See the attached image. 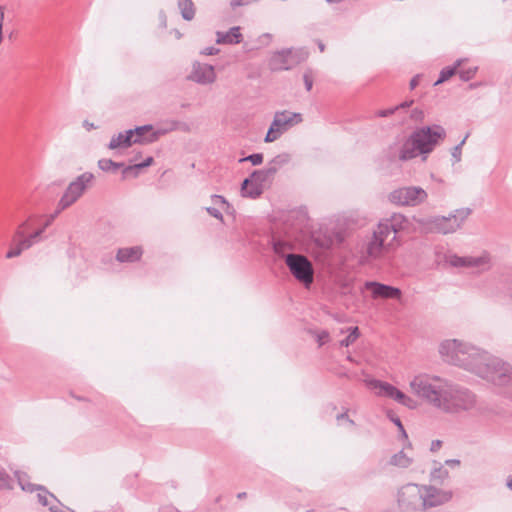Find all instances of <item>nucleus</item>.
I'll return each mask as SVG.
<instances>
[{"label":"nucleus","mask_w":512,"mask_h":512,"mask_svg":"<svg viewBox=\"0 0 512 512\" xmlns=\"http://www.w3.org/2000/svg\"><path fill=\"white\" fill-rule=\"evenodd\" d=\"M264 192L263 187L259 184H256L252 179L245 178L241 184V195L243 197L256 199L262 195Z\"/></svg>","instance_id":"nucleus-20"},{"label":"nucleus","mask_w":512,"mask_h":512,"mask_svg":"<svg viewBox=\"0 0 512 512\" xmlns=\"http://www.w3.org/2000/svg\"><path fill=\"white\" fill-rule=\"evenodd\" d=\"M249 161L252 165L257 166L262 164L263 162V154L262 153H253L246 157L240 158L239 163Z\"/></svg>","instance_id":"nucleus-39"},{"label":"nucleus","mask_w":512,"mask_h":512,"mask_svg":"<svg viewBox=\"0 0 512 512\" xmlns=\"http://www.w3.org/2000/svg\"><path fill=\"white\" fill-rule=\"evenodd\" d=\"M178 8L184 20L191 21L194 18L195 6L192 0H178Z\"/></svg>","instance_id":"nucleus-27"},{"label":"nucleus","mask_w":512,"mask_h":512,"mask_svg":"<svg viewBox=\"0 0 512 512\" xmlns=\"http://www.w3.org/2000/svg\"><path fill=\"white\" fill-rule=\"evenodd\" d=\"M303 81L307 91H310L313 87V73L311 69H307L303 74Z\"/></svg>","instance_id":"nucleus-45"},{"label":"nucleus","mask_w":512,"mask_h":512,"mask_svg":"<svg viewBox=\"0 0 512 512\" xmlns=\"http://www.w3.org/2000/svg\"><path fill=\"white\" fill-rule=\"evenodd\" d=\"M387 222L393 231V239H395L396 233L407 227L408 219L402 214L394 213Z\"/></svg>","instance_id":"nucleus-25"},{"label":"nucleus","mask_w":512,"mask_h":512,"mask_svg":"<svg viewBox=\"0 0 512 512\" xmlns=\"http://www.w3.org/2000/svg\"><path fill=\"white\" fill-rule=\"evenodd\" d=\"M472 213L470 208H460L455 210L454 214L445 216H434L429 218H419L415 221L425 232L448 234L457 231L463 225L464 221Z\"/></svg>","instance_id":"nucleus-4"},{"label":"nucleus","mask_w":512,"mask_h":512,"mask_svg":"<svg viewBox=\"0 0 512 512\" xmlns=\"http://www.w3.org/2000/svg\"><path fill=\"white\" fill-rule=\"evenodd\" d=\"M410 119L415 122H423L425 119V114L422 109L414 108L411 110Z\"/></svg>","instance_id":"nucleus-46"},{"label":"nucleus","mask_w":512,"mask_h":512,"mask_svg":"<svg viewBox=\"0 0 512 512\" xmlns=\"http://www.w3.org/2000/svg\"><path fill=\"white\" fill-rule=\"evenodd\" d=\"M84 126L88 129V130H91L94 127V124L93 123H89L88 121H84Z\"/></svg>","instance_id":"nucleus-64"},{"label":"nucleus","mask_w":512,"mask_h":512,"mask_svg":"<svg viewBox=\"0 0 512 512\" xmlns=\"http://www.w3.org/2000/svg\"><path fill=\"white\" fill-rule=\"evenodd\" d=\"M206 211L209 213V215H211L212 217H214L216 219H219V220L223 219L222 213L215 207H207Z\"/></svg>","instance_id":"nucleus-52"},{"label":"nucleus","mask_w":512,"mask_h":512,"mask_svg":"<svg viewBox=\"0 0 512 512\" xmlns=\"http://www.w3.org/2000/svg\"><path fill=\"white\" fill-rule=\"evenodd\" d=\"M371 385L374 389H379V395L386 396L389 398L393 397L394 391L396 387L390 383L383 382L381 380H373L371 381Z\"/></svg>","instance_id":"nucleus-28"},{"label":"nucleus","mask_w":512,"mask_h":512,"mask_svg":"<svg viewBox=\"0 0 512 512\" xmlns=\"http://www.w3.org/2000/svg\"><path fill=\"white\" fill-rule=\"evenodd\" d=\"M425 493H423L424 511L429 508L443 505L451 500L452 492L441 490L434 486H425Z\"/></svg>","instance_id":"nucleus-10"},{"label":"nucleus","mask_w":512,"mask_h":512,"mask_svg":"<svg viewBox=\"0 0 512 512\" xmlns=\"http://www.w3.org/2000/svg\"><path fill=\"white\" fill-rule=\"evenodd\" d=\"M162 512H180V511L173 506H167L162 510Z\"/></svg>","instance_id":"nucleus-62"},{"label":"nucleus","mask_w":512,"mask_h":512,"mask_svg":"<svg viewBox=\"0 0 512 512\" xmlns=\"http://www.w3.org/2000/svg\"><path fill=\"white\" fill-rule=\"evenodd\" d=\"M301 62V58L293 49H283L275 52L270 59V68L274 71L290 70Z\"/></svg>","instance_id":"nucleus-9"},{"label":"nucleus","mask_w":512,"mask_h":512,"mask_svg":"<svg viewBox=\"0 0 512 512\" xmlns=\"http://www.w3.org/2000/svg\"><path fill=\"white\" fill-rule=\"evenodd\" d=\"M449 472L444 469L442 466L435 467L430 474L432 481H439L442 483L446 478H448Z\"/></svg>","instance_id":"nucleus-37"},{"label":"nucleus","mask_w":512,"mask_h":512,"mask_svg":"<svg viewBox=\"0 0 512 512\" xmlns=\"http://www.w3.org/2000/svg\"><path fill=\"white\" fill-rule=\"evenodd\" d=\"M243 41V35L240 32L239 26H234L227 32H216V43L217 44H239Z\"/></svg>","instance_id":"nucleus-17"},{"label":"nucleus","mask_w":512,"mask_h":512,"mask_svg":"<svg viewBox=\"0 0 512 512\" xmlns=\"http://www.w3.org/2000/svg\"><path fill=\"white\" fill-rule=\"evenodd\" d=\"M300 113H291L288 111L276 112L273 119V126H277L284 133L289 128L302 122Z\"/></svg>","instance_id":"nucleus-14"},{"label":"nucleus","mask_w":512,"mask_h":512,"mask_svg":"<svg viewBox=\"0 0 512 512\" xmlns=\"http://www.w3.org/2000/svg\"><path fill=\"white\" fill-rule=\"evenodd\" d=\"M445 137V129L438 124L417 128L408 137H404L402 143L395 142L390 145L387 157L391 162H405L418 155H424L425 159Z\"/></svg>","instance_id":"nucleus-3"},{"label":"nucleus","mask_w":512,"mask_h":512,"mask_svg":"<svg viewBox=\"0 0 512 512\" xmlns=\"http://www.w3.org/2000/svg\"><path fill=\"white\" fill-rule=\"evenodd\" d=\"M29 248H30V243L28 240H20L19 238L16 237V234H14L13 244H12L11 248L8 250V252L6 253V258L11 259L14 257H18L19 255H21V253L24 250L29 249Z\"/></svg>","instance_id":"nucleus-23"},{"label":"nucleus","mask_w":512,"mask_h":512,"mask_svg":"<svg viewBox=\"0 0 512 512\" xmlns=\"http://www.w3.org/2000/svg\"><path fill=\"white\" fill-rule=\"evenodd\" d=\"M396 111H397V108H395V106H394V107H391V108H388V109L378 110L375 115L377 117L384 118V117H388V116L393 115Z\"/></svg>","instance_id":"nucleus-50"},{"label":"nucleus","mask_w":512,"mask_h":512,"mask_svg":"<svg viewBox=\"0 0 512 512\" xmlns=\"http://www.w3.org/2000/svg\"><path fill=\"white\" fill-rule=\"evenodd\" d=\"M98 167L105 172H116L118 169L124 167V163L103 158L98 161Z\"/></svg>","instance_id":"nucleus-31"},{"label":"nucleus","mask_w":512,"mask_h":512,"mask_svg":"<svg viewBox=\"0 0 512 512\" xmlns=\"http://www.w3.org/2000/svg\"><path fill=\"white\" fill-rule=\"evenodd\" d=\"M411 463L412 459L409 458L402 450L394 454L389 461L390 465L400 468H407L411 465Z\"/></svg>","instance_id":"nucleus-29"},{"label":"nucleus","mask_w":512,"mask_h":512,"mask_svg":"<svg viewBox=\"0 0 512 512\" xmlns=\"http://www.w3.org/2000/svg\"><path fill=\"white\" fill-rule=\"evenodd\" d=\"M374 233L386 241L388 236L391 233H393V231H392L391 227H389V223L386 221V223H380L378 225L377 231H375Z\"/></svg>","instance_id":"nucleus-40"},{"label":"nucleus","mask_w":512,"mask_h":512,"mask_svg":"<svg viewBox=\"0 0 512 512\" xmlns=\"http://www.w3.org/2000/svg\"><path fill=\"white\" fill-rule=\"evenodd\" d=\"M272 248L275 254H277L280 257H283L285 259V256L288 254L287 251H291L294 249V244L289 241L285 240L281 237H272Z\"/></svg>","instance_id":"nucleus-22"},{"label":"nucleus","mask_w":512,"mask_h":512,"mask_svg":"<svg viewBox=\"0 0 512 512\" xmlns=\"http://www.w3.org/2000/svg\"><path fill=\"white\" fill-rule=\"evenodd\" d=\"M142 253L140 246L120 248L117 251L116 259L121 263H133L140 260Z\"/></svg>","instance_id":"nucleus-18"},{"label":"nucleus","mask_w":512,"mask_h":512,"mask_svg":"<svg viewBox=\"0 0 512 512\" xmlns=\"http://www.w3.org/2000/svg\"><path fill=\"white\" fill-rule=\"evenodd\" d=\"M139 127H140L139 131L144 132L145 134L153 129V126L151 124H147V125H143V126H139Z\"/></svg>","instance_id":"nucleus-60"},{"label":"nucleus","mask_w":512,"mask_h":512,"mask_svg":"<svg viewBox=\"0 0 512 512\" xmlns=\"http://www.w3.org/2000/svg\"><path fill=\"white\" fill-rule=\"evenodd\" d=\"M154 162V158L152 156L147 157L144 161L140 162V166H142V169L147 168L151 166Z\"/></svg>","instance_id":"nucleus-57"},{"label":"nucleus","mask_w":512,"mask_h":512,"mask_svg":"<svg viewBox=\"0 0 512 512\" xmlns=\"http://www.w3.org/2000/svg\"><path fill=\"white\" fill-rule=\"evenodd\" d=\"M349 334L340 341L341 347H348L353 344L360 336V331L357 326L348 328Z\"/></svg>","instance_id":"nucleus-34"},{"label":"nucleus","mask_w":512,"mask_h":512,"mask_svg":"<svg viewBox=\"0 0 512 512\" xmlns=\"http://www.w3.org/2000/svg\"><path fill=\"white\" fill-rule=\"evenodd\" d=\"M35 491L38 492L37 493L38 502L42 506L49 507L51 505L49 498H51L52 500H56V496L54 494H52L51 492H49L47 490V488L42 485H37L35 488Z\"/></svg>","instance_id":"nucleus-30"},{"label":"nucleus","mask_w":512,"mask_h":512,"mask_svg":"<svg viewBox=\"0 0 512 512\" xmlns=\"http://www.w3.org/2000/svg\"><path fill=\"white\" fill-rule=\"evenodd\" d=\"M275 174V168H269L267 166L264 169L254 170L248 178L252 179L256 184H259L264 189L265 185L272 182Z\"/></svg>","instance_id":"nucleus-19"},{"label":"nucleus","mask_w":512,"mask_h":512,"mask_svg":"<svg viewBox=\"0 0 512 512\" xmlns=\"http://www.w3.org/2000/svg\"><path fill=\"white\" fill-rule=\"evenodd\" d=\"M11 481V477L5 469L0 468V489L11 488Z\"/></svg>","instance_id":"nucleus-41"},{"label":"nucleus","mask_w":512,"mask_h":512,"mask_svg":"<svg viewBox=\"0 0 512 512\" xmlns=\"http://www.w3.org/2000/svg\"><path fill=\"white\" fill-rule=\"evenodd\" d=\"M336 418H337L338 421L339 420H346L351 425L355 424L354 420L349 418L347 411H344L343 413L338 414Z\"/></svg>","instance_id":"nucleus-54"},{"label":"nucleus","mask_w":512,"mask_h":512,"mask_svg":"<svg viewBox=\"0 0 512 512\" xmlns=\"http://www.w3.org/2000/svg\"><path fill=\"white\" fill-rule=\"evenodd\" d=\"M410 387L415 395L445 413L466 412L476 405L473 392L438 376L417 375Z\"/></svg>","instance_id":"nucleus-2"},{"label":"nucleus","mask_w":512,"mask_h":512,"mask_svg":"<svg viewBox=\"0 0 512 512\" xmlns=\"http://www.w3.org/2000/svg\"><path fill=\"white\" fill-rule=\"evenodd\" d=\"M442 446V441L441 440H433L432 443H431V446H430V451L431 452H436L438 451Z\"/></svg>","instance_id":"nucleus-55"},{"label":"nucleus","mask_w":512,"mask_h":512,"mask_svg":"<svg viewBox=\"0 0 512 512\" xmlns=\"http://www.w3.org/2000/svg\"><path fill=\"white\" fill-rule=\"evenodd\" d=\"M414 103V100H406L402 103H400L399 105H396L395 108H397V110L399 109H407L409 107H411Z\"/></svg>","instance_id":"nucleus-56"},{"label":"nucleus","mask_w":512,"mask_h":512,"mask_svg":"<svg viewBox=\"0 0 512 512\" xmlns=\"http://www.w3.org/2000/svg\"><path fill=\"white\" fill-rule=\"evenodd\" d=\"M179 125V121L172 120L169 122V127L164 129H158L157 131L152 132L149 136H146L144 132H140L139 126L135 127L134 129H131V131L133 132V138L139 140L137 144H146L155 142L156 140H158L160 135H164L170 131L178 129Z\"/></svg>","instance_id":"nucleus-13"},{"label":"nucleus","mask_w":512,"mask_h":512,"mask_svg":"<svg viewBox=\"0 0 512 512\" xmlns=\"http://www.w3.org/2000/svg\"><path fill=\"white\" fill-rule=\"evenodd\" d=\"M282 134H283L282 130L280 128H278L277 126H273V122H272L267 133H266L264 141L266 143L273 142V141L277 140Z\"/></svg>","instance_id":"nucleus-38"},{"label":"nucleus","mask_w":512,"mask_h":512,"mask_svg":"<svg viewBox=\"0 0 512 512\" xmlns=\"http://www.w3.org/2000/svg\"><path fill=\"white\" fill-rule=\"evenodd\" d=\"M285 264L293 277L309 288L314 281V268L312 262L303 254L288 253Z\"/></svg>","instance_id":"nucleus-5"},{"label":"nucleus","mask_w":512,"mask_h":512,"mask_svg":"<svg viewBox=\"0 0 512 512\" xmlns=\"http://www.w3.org/2000/svg\"><path fill=\"white\" fill-rule=\"evenodd\" d=\"M364 286L371 291L374 299H400L402 296V291L399 288L377 281H366Z\"/></svg>","instance_id":"nucleus-11"},{"label":"nucleus","mask_w":512,"mask_h":512,"mask_svg":"<svg viewBox=\"0 0 512 512\" xmlns=\"http://www.w3.org/2000/svg\"><path fill=\"white\" fill-rule=\"evenodd\" d=\"M53 504L49 506L50 512H72L67 507H64L63 504L56 498V500H53ZM74 512V511H73Z\"/></svg>","instance_id":"nucleus-44"},{"label":"nucleus","mask_w":512,"mask_h":512,"mask_svg":"<svg viewBox=\"0 0 512 512\" xmlns=\"http://www.w3.org/2000/svg\"><path fill=\"white\" fill-rule=\"evenodd\" d=\"M427 192L417 186L401 187L393 190L388 199L391 203L399 206H417L426 201Z\"/></svg>","instance_id":"nucleus-7"},{"label":"nucleus","mask_w":512,"mask_h":512,"mask_svg":"<svg viewBox=\"0 0 512 512\" xmlns=\"http://www.w3.org/2000/svg\"><path fill=\"white\" fill-rule=\"evenodd\" d=\"M94 178L91 172H84L70 182L58 201L60 203V209H67L72 206L85 193Z\"/></svg>","instance_id":"nucleus-6"},{"label":"nucleus","mask_w":512,"mask_h":512,"mask_svg":"<svg viewBox=\"0 0 512 512\" xmlns=\"http://www.w3.org/2000/svg\"><path fill=\"white\" fill-rule=\"evenodd\" d=\"M257 1L258 0H231L230 6L232 9H236L237 7L246 6Z\"/></svg>","instance_id":"nucleus-49"},{"label":"nucleus","mask_w":512,"mask_h":512,"mask_svg":"<svg viewBox=\"0 0 512 512\" xmlns=\"http://www.w3.org/2000/svg\"><path fill=\"white\" fill-rule=\"evenodd\" d=\"M447 262L453 267H480L487 263L484 257H461L457 255H450L447 257Z\"/></svg>","instance_id":"nucleus-16"},{"label":"nucleus","mask_w":512,"mask_h":512,"mask_svg":"<svg viewBox=\"0 0 512 512\" xmlns=\"http://www.w3.org/2000/svg\"><path fill=\"white\" fill-rule=\"evenodd\" d=\"M328 339L329 333L326 330H323L317 334V342L320 347L323 346L328 341Z\"/></svg>","instance_id":"nucleus-51"},{"label":"nucleus","mask_w":512,"mask_h":512,"mask_svg":"<svg viewBox=\"0 0 512 512\" xmlns=\"http://www.w3.org/2000/svg\"><path fill=\"white\" fill-rule=\"evenodd\" d=\"M445 464L451 467H456L461 464L459 459H448L445 461Z\"/></svg>","instance_id":"nucleus-59"},{"label":"nucleus","mask_w":512,"mask_h":512,"mask_svg":"<svg viewBox=\"0 0 512 512\" xmlns=\"http://www.w3.org/2000/svg\"><path fill=\"white\" fill-rule=\"evenodd\" d=\"M478 71L477 66L463 68L462 66L458 69V75L460 79L464 82H467L473 79Z\"/></svg>","instance_id":"nucleus-36"},{"label":"nucleus","mask_w":512,"mask_h":512,"mask_svg":"<svg viewBox=\"0 0 512 512\" xmlns=\"http://www.w3.org/2000/svg\"><path fill=\"white\" fill-rule=\"evenodd\" d=\"M439 353L446 362L463 367L492 383L505 396L512 393L511 364L456 339L443 341Z\"/></svg>","instance_id":"nucleus-1"},{"label":"nucleus","mask_w":512,"mask_h":512,"mask_svg":"<svg viewBox=\"0 0 512 512\" xmlns=\"http://www.w3.org/2000/svg\"><path fill=\"white\" fill-rule=\"evenodd\" d=\"M138 142V139L133 138V132L131 129H128L124 132H120L118 135H114L108 144V149L114 150L117 148H129L132 144H136Z\"/></svg>","instance_id":"nucleus-15"},{"label":"nucleus","mask_w":512,"mask_h":512,"mask_svg":"<svg viewBox=\"0 0 512 512\" xmlns=\"http://www.w3.org/2000/svg\"><path fill=\"white\" fill-rule=\"evenodd\" d=\"M290 159L291 158H290V155L288 153L278 154L268 163L267 166L269 168H275L276 173H277L278 170L282 166H284L285 164H287L290 161Z\"/></svg>","instance_id":"nucleus-32"},{"label":"nucleus","mask_w":512,"mask_h":512,"mask_svg":"<svg viewBox=\"0 0 512 512\" xmlns=\"http://www.w3.org/2000/svg\"><path fill=\"white\" fill-rule=\"evenodd\" d=\"M468 136L469 134H467L464 137V139L452 149L451 155L454 158L455 162H459L461 160L462 146L465 144V141L468 138Z\"/></svg>","instance_id":"nucleus-43"},{"label":"nucleus","mask_w":512,"mask_h":512,"mask_svg":"<svg viewBox=\"0 0 512 512\" xmlns=\"http://www.w3.org/2000/svg\"><path fill=\"white\" fill-rule=\"evenodd\" d=\"M465 61H467V59L459 58L454 62L453 65L444 67L440 71L439 78L434 83V86L440 85L456 75L458 73V69L463 65Z\"/></svg>","instance_id":"nucleus-21"},{"label":"nucleus","mask_w":512,"mask_h":512,"mask_svg":"<svg viewBox=\"0 0 512 512\" xmlns=\"http://www.w3.org/2000/svg\"><path fill=\"white\" fill-rule=\"evenodd\" d=\"M212 198H213V200H214L216 203H217L218 201H219V202H221V203H223V204H226V203H227V202H226V200H225V198H224L223 196H221V195H213V196H212Z\"/></svg>","instance_id":"nucleus-61"},{"label":"nucleus","mask_w":512,"mask_h":512,"mask_svg":"<svg viewBox=\"0 0 512 512\" xmlns=\"http://www.w3.org/2000/svg\"><path fill=\"white\" fill-rule=\"evenodd\" d=\"M15 476L18 480V484L20 485L23 491L34 492L36 488V484H32L28 481V476L25 473L16 471Z\"/></svg>","instance_id":"nucleus-33"},{"label":"nucleus","mask_w":512,"mask_h":512,"mask_svg":"<svg viewBox=\"0 0 512 512\" xmlns=\"http://www.w3.org/2000/svg\"><path fill=\"white\" fill-rule=\"evenodd\" d=\"M141 171H142V166H140L139 163H136L133 165H128V166L124 165V167H122V178L123 179H126L128 177L136 178L140 175Z\"/></svg>","instance_id":"nucleus-35"},{"label":"nucleus","mask_w":512,"mask_h":512,"mask_svg":"<svg viewBox=\"0 0 512 512\" xmlns=\"http://www.w3.org/2000/svg\"><path fill=\"white\" fill-rule=\"evenodd\" d=\"M27 225H28V223L24 222L22 225H20L18 227L15 234H16V237L19 238L20 240H28L30 243V247H31L34 243H36L39 240L41 235L44 233V229L39 228L36 231H34L33 233H31L29 236L26 237L25 229H26Z\"/></svg>","instance_id":"nucleus-24"},{"label":"nucleus","mask_w":512,"mask_h":512,"mask_svg":"<svg viewBox=\"0 0 512 512\" xmlns=\"http://www.w3.org/2000/svg\"><path fill=\"white\" fill-rule=\"evenodd\" d=\"M391 399L397 401L398 403H404V401H411V398L405 395L398 388H396V390L394 391L393 397Z\"/></svg>","instance_id":"nucleus-47"},{"label":"nucleus","mask_w":512,"mask_h":512,"mask_svg":"<svg viewBox=\"0 0 512 512\" xmlns=\"http://www.w3.org/2000/svg\"><path fill=\"white\" fill-rule=\"evenodd\" d=\"M63 210L60 209V203L58 202L56 210L47 217L41 229L45 231Z\"/></svg>","instance_id":"nucleus-42"},{"label":"nucleus","mask_w":512,"mask_h":512,"mask_svg":"<svg viewBox=\"0 0 512 512\" xmlns=\"http://www.w3.org/2000/svg\"><path fill=\"white\" fill-rule=\"evenodd\" d=\"M316 43H317V46H318L320 52H324L325 51V44L321 40H317Z\"/></svg>","instance_id":"nucleus-63"},{"label":"nucleus","mask_w":512,"mask_h":512,"mask_svg":"<svg viewBox=\"0 0 512 512\" xmlns=\"http://www.w3.org/2000/svg\"><path fill=\"white\" fill-rule=\"evenodd\" d=\"M389 418L396 425V427H398L402 437L407 438V433L404 429V426H403L401 420L398 417H394V416H389Z\"/></svg>","instance_id":"nucleus-48"},{"label":"nucleus","mask_w":512,"mask_h":512,"mask_svg":"<svg viewBox=\"0 0 512 512\" xmlns=\"http://www.w3.org/2000/svg\"><path fill=\"white\" fill-rule=\"evenodd\" d=\"M398 505L403 512L424 511L423 493L416 484H407L398 491Z\"/></svg>","instance_id":"nucleus-8"},{"label":"nucleus","mask_w":512,"mask_h":512,"mask_svg":"<svg viewBox=\"0 0 512 512\" xmlns=\"http://www.w3.org/2000/svg\"><path fill=\"white\" fill-rule=\"evenodd\" d=\"M189 79L199 84H210L216 79L214 67L209 64L195 62Z\"/></svg>","instance_id":"nucleus-12"},{"label":"nucleus","mask_w":512,"mask_h":512,"mask_svg":"<svg viewBox=\"0 0 512 512\" xmlns=\"http://www.w3.org/2000/svg\"><path fill=\"white\" fill-rule=\"evenodd\" d=\"M384 243L385 240L374 233L373 238L367 244V254L370 257H377L381 253Z\"/></svg>","instance_id":"nucleus-26"},{"label":"nucleus","mask_w":512,"mask_h":512,"mask_svg":"<svg viewBox=\"0 0 512 512\" xmlns=\"http://www.w3.org/2000/svg\"><path fill=\"white\" fill-rule=\"evenodd\" d=\"M419 80H420V75H415L411 80H410V83H409V86H410V89L413 90L415 89L418 84H419Z\"/></svg>","instance_id":"nucleus-58"},{"label":"nucleus","mask_w":512,"mask_h":512,"mask_svg":"<svg viewBox=\"0 0 512 512\" xmlns=\"http://www.w3.org/2000/svg\"><path fill=\"white\" fill-rule=\"evenodd\" d=\"M220 52V50L216 47H206L201 51V54L210 56V55H217Z\"/></svg>","instance_id":"nucleus-53"}]
</instances>
